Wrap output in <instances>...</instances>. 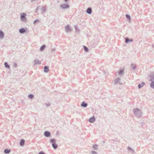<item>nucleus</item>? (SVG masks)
<instances>
[{
  "instance_id": "b1692460",
  "label": "nucleus",
  "mask_w": 154,
  "mask_h": 154,
  "mask_svg": "<svg viewBox=\"0 0 154 154\" xmlns=\"http://www.w3.org/2000/svg\"><path fill=\"white\" fill-rule=\"evenodd\" d=\"M142 85V86H143L144 84H145V83L144 82H143L142 83V84H141Z\"/></svg>"
},
{
  "instance_id": "39448f33",
  "label": "nucleus",
  "mask_w": 154,
  "mask_h": 154,
  "mask_svg": "<svg viewBox=\"0 0 154 154\" xmlns=\"http://www.w3.org/2000/svg\"><path fill=\"white\" fill-rule=\"evenodd\" d=\"M49 70V69L48 67L45 66L44 68V71L46 72H48Z\"/></svg>"
},
{
  "instance_id": "f03ea898",
  "label": "nucleus",
  "mask_w": 154,
  "mask_h": 154,
  "mask_svg": "<svg viewBox=\"0 0 154 154\" xmlns=\"http://www.w3.org/2000/svg\"><path fill=\"white\" fill-rule=\"evenodd\" d=\"M26 15V14L24 13H22L21 14L20 18L23 21L26 20L25 17Z\"/></svg>"
},
{
  "instance_id": "393cba45",
  "label": "nucleus",
  "mask_w": 154,
  "mask_h": 154,
  "mask_svg": "<svg viewBox=\"0 0 154 154\" xmlns=\"http://www.w3.org/2000/svg\"><path fill=\"white\" fill-rule=\"evenodd\" d=\"M64 5H66V6L65 7H68V6H67L66 5H65V4L63 5L62 6V7H64Z\"/></svg>"
},
{
  "instance_id": "6ab92c4d",
  "label": "nucleus",
  "mask_w": 154,
  "mask_h": 154,
  "mask_svg": "<svg viewBox=\"0 0 154 154\" xmlns=\"http://www.w3.org/2000/svg\"><path fill=\"white\" fill-rule=\"evenodd\" d=\"M123 71L122 70H120L119 72V74H122V73L123 72Z\"/></svg>"
},
{
  "instance_id": "2eb2a0df",
  "label": "nucleus",
  "mask_w": 154,
  "mask_h": 154,
  "mask_svg": "<svg viewBox=\"0 0 154 154\" xmlns=\"http://www.w3.org/2000/svg\"><path fill=\"white\" fill-rule=\"evenodd\" d=\"M45 47V45H42L40 48V50L41 51H43Z\"/></svg>"
},
{
  "instance_id": "f257e3e1",
  "label": "nucleus",
  "mask_w": 154,
  "mask_h": 154,
  "mask_svg": "<svg viewBox=\"0 0 154 154\" xmlns=\"http://www.w3.org/2000/svg\"><path fill=\"white\" fill-rule=\"evenodd\" d=\"M50 141L52 143V145L54 149H56L57 147V145L55 143V141L54 139H51Z\"/></svg>"
},
{
  "instance_id": "a878e982",
  "label": "nucleus",
  "mask_w": 154,
  "mask_h": 154,
  "mask_svg": "<svg viewBox=\"0 0 154 154\" xmlns=\"http://www.w3.org/2000/svg\"><path fill=\"white\" fill-rule=\"evenodd\" d=\"M67 1V0H65V1L66 2Z\"/></svg>"
},
{
  "instance_id": "ddd939ff",
  "label": "nucleus",
  "mask_w": 154,
  "mask_h": 154,
  "mask_svg": "<svg viewBox=\"0 0 154 154\" xmlns=\"http://www.w3.org/2000/svg\"><path fill=\"white\" fill-rule=\"evenodd\" d=\"M81 106L84 107H86L87 106V104L85 103V102H83Z\"/></svg>"
},
{
  "instance_id": "1a4fd4ad",
  "label": "nucleus",
  "mask_w": 154,
  "mask_h": 154,
  "mask_svg": "<svg viewBox=\"0 0 154 154\" xmlns=\"http://www.w3.org/2000/svg\"><path fill=\"white\" fill-rule=\"evenodd\" d=\"M24 142L25 141L23 140H21L20 142V145L21 146L23 145L24 144Z\"/></svg>"
},
{
  "instance_id": "4468645a",
  "label": "nucleus",
  "mask_w": 154,
  "mask_h": 154,
  "mask_svg": "<svg viewBox=\"0 0 154 154\" xmlns=\"http://www.w3.org/2000/svg\"><path fill=\"white\" fill-rule=\"evenodd\" d=\"M4 64H5V67H6L8 68H9V66L8 65V64L7 63L5 62L4 63Z\"/></svg>"
},
{
  "instance_id": "20e7f679",
  "label": "nucleus",
  "mask_w": 154,
  "mask_h": 154,
  "mask_svg": "<svg viewBox=\"0 0 154 154\" xmlns=\"http://www.w3.org/2000/svg\"><path fill=\"white\" fill-rule=\"evenodd\" d=\"M46 137H48L50 135V133L48 131H45L44 133Z\"/></svg>"
},
{
  "instance_id": "4be33fe9",
  "label": "nucleus",
  "mask_w": 154,
  "mask_h": 154,
  "mask_svg": "<svg viewBox=\"0 0 154 154\" xmlns=\"http://www.w3.org/2000/svg\"><path fill=\"white\" fill-rule=\"evenodd\" d=\"M138 87H139V88H140L141 87H142V86H141V84H139L138 85Z\"/></svg>"
},
{
  "instance_id": "f8f14e48",
  "label": "nucleus",
  "mask_w": 154,
  "mask_h": 154,
  "mask_svg": "<svg viewBox=\"0 0 154 154\" xmlns=\"http://www.w3.org/2000/svg\"><path fill=\"white\" fill-rule=\"evenodd\" d=\"M133 41L132 39H131L130 40H129L128 38H126L125 39V42L128 43L129 41L132 42Z\"/></svg>"
},
{
  "instance_id": "7ed1b4c3",
  "label": "nucleus",
  "mask_w": 154,
  "mask_h": 154,
  "mask_svg": "<svg viewBox=\"0 0 154 154\" xmlns=\"http://www.w3.org/2000/svg\"><path fill=\"white\" fill-rule=\"evenodd\" d=\"M95 117L94 116H93L89 119V121L91 123H93L95 121Z\"/></svg>"
},
{
  "instance_id": "aec40b11",
  "label": "nucleus",
  "mask_w": 154,
  "mask_h": 154,
  "mask_svg": "<svg viewBox=\"0 0 154 154\" xmlns=\"http://www.w3.org/2000/svg\"><path fill=\"white\" fill-rule=\"evenodd\" d=\"M93 147L94 149L96 148L97 147V145H94L93 146Z\"/></svg>"
},
{
  "instance_id": "9d476101",
  "label": "nucleus",
  "mask_w": 154,
  "mask_h": 154,
  "mask_svg": "<svg viewBox=\"0 0 154 154\" xmlns=\"http://www.w3.org/2000/svg\"><path fill=\"white\" fill-rule=\"evenodd\" d=\"M4 36V33L2 31H0V38H2Z\"/></svg>"
},
{
  "instance_id": "bb28decb",
  "label": "nucleus",
  "mask_w": 154,
  "mask_h": 154,
  "mask_svg": "<svg viewBox=\"0 0 154 154\" xmlns=\"http://www.w3.org/2000/svg\"><path fill=\"white\" fill-rule=\"evenodd\" d=\"M36 21H34V23H35V22H36Z\"/></svg>"
},
{
  "instance_id": "cd10ccee",
  "label": "nucleus",
  "mask_w": 154,
  "mask_h": 154,
  "mask_svg": "<svg viewBox=\"0 0 154 154\" xmlns=\"http://www.w3.org/2000/svg\"><path fill=\"white\" fill-rule=\"evenodd\" d=\"M35 63H36V61H35Z\"/></svg>"
},
{
  "instance_id": "5701e85b",
  "label": "nucleus",
  "mask_w": 154,
  "mask_h": 154,
  "mask_svg": "<svg viewBox=\"0 0 154 154\" xmlns=\"http://www.w3.org/2000/svg\"><path fill=\"white\" fill-rule=\"evenodd\" d=\"M39 154H45L43 152H40Z\"/></svg>"
},
{
  "instance_id": "f3484780",
  "label": "nucleus",
  "mask_w": 154,
  "mask_h": 154,
  "mask_svg": "<svg viewBox=\"0 0 154 154\" xmlns=\"http://www.w3.org/2000/svg\"><path fill=\"white\" fill-rule=\"evenodd\" d=\"M33 96L32 94H30L29 95V97L30 98H32L33 97Z\"/></svg>"
},
{
  "instance_id": "6e6552de",
  "label": "nucleus",
  "mask_w": 154,
  "mask_h": 154,
  "mask_svg": "<svg viewBox=\"0 0 154 154\" xmlns=\"http://www.w3.org/2000/svg\"><path fill=\"white\" fill-rule=\"evenodd\" d=\"M87 12L89 14H91V9L90 8H88L87 10Z\"/></svg>"
},
{
  "instance_id": "9b49d317",
  "label": "nucleus",
  "mask_w": 154,
  "mask_h": 154,
  "mask_svg": "<svg viewBox=\"0 0 154 154\" xmlns=\"http://www.w3.org/2000/svg\"><path fill=\"white\" fill-rule=\"evenodd\" d=\"M4 152L5 153H8L10 152L11 150L10 149H5L4 150Z\"/></svg>"
},
{
  "instance_id": "a211bd4d",
  "label": "nucleus",
  "mask_w": 154,
  "mask_h": 154,
  "mask_svg": "<svg viewBox=\"0 0 154 154\" xmlns=\"http://www.w3.org/2000/svg\"><path fill=\"white\" fill-rule=\"evenodd\" d=\"M84 48L85 49V51H88V49L87 47H86L85 46H84Z\"/></svg>"
},
{
  "instance_id": "412c9836",
  "label": "nucleus",
  "mask_w": 154,
  "mask_h": 154,
  "mask_svg": "<svg viewBox=\"0 0 154 154\" xmlns=\"http://www.w3.org/2000/svg\"><path fill=\"white\" fill-rule=\"evenodd\" d=\"M126 17L127 18H128L129 19H130V16L129 15H128V14H126Z\"/></svg>"
},
{
  "instance_id": "423d86ee",
  "label": "nucleus",
  "mask_w": 154,
  "mask_h": 154,
  "mask_svg": "<svg viewBox=\"0 0 154 154\" xmlns=\"http://www.w3.org/2000/svg\"><path fill=\"white\" fill-rule=\"evenodd\" d=\"M26 32V30L24 28H21L19 30V32L20 33H22Z\"/></svg>"
},
{
  "instance_id": "dca6fc26",
  "label": "nucleus",
  "mask_w": 154,
  "mask_h": 154,
  "mask_svg": "<svg viewBox=\"0 0 154 154\" xmlns=\"http://www.w3.org/2000/svg\"><path fill=\"white\" fill-rule=\"evenodd\" d=\"M150 85L152 88H154V82H152Z\"/></svg>"
},
{
  "instance_id": "0eeeda50",
  "label": "nucleus",
  "mask_w": 154,
  "mask_h": 154,
  "mask_svg": "<svg viewBox=\"0 0 154 154\" xmlns=\"http://www.w3.org/2000/svg\"><path fill=\"white\" fill-rule=\"evenodd\" d=\"M65 29L66 32H68L71 30L70 27L69 26H66Z\"/></svg>"
}]
</instances>
